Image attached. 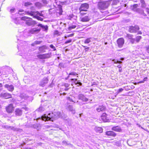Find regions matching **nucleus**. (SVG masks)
<instances>
[{
  "label": "nucleus",
  "mask_w": 149,
  "mask_h": 149,
  "mask_svg": "<svg viewBox=\"0 0 149 149\" xmlns=\"http://www.w3.org/2000/svg\"><path fill=\"white\" fill-rule=\"evenodd\" d=\"M62 114L59 112H50L47 115V114H45L41 117L37 118V120H38L40 119L45 121L48 120L53 121L59 118H62Z\"/></svg>",
  "instance_id": "f257e3e1"
},
{
  "label": "nucleus",
  "mask_w": 149,
  "mask_h": 149,
  "mask_svg": "<svg viewBox=\"0 0 149 149\" xmlns=\"http://www.w3.org/2000/svg\"><path fill=\"white\" fill-rule=\"evenodd\" d=\"M43 13L44 12L43 11L39 12L38 11H29L27 12V13L28 15L32 16L33 18L41 21H42L43 20V19L40 17H45V14Z\"/></svg>",
  "instance_id": "f03ea898"
},
{
  "label": "nucleus",
  "mask_w": 149,
  "mask_h": 149,
  "mask_svg": "<svg viewBox=\"0 0 149 149\" xmlns=\"http://www.w3.org/2000/svg\"><path fill=\"white\" fill-rule=\"evenodd\" d=\"M18 40L17 48L19 51H20L22 54H23L25 52L24 49L25 48V47L27 45V43L25 41L20 40L18 38H17Z\"/></svg>",
  "instance_id": "7ed1b4c3"
},
{
  "label": "nucleus",
  "mask_w": 149,
  "mask_h": 149,
  "mask_svg": "<svg viewBox=\"0 0 149 149\" xmlns=\"http://www.w3.org/2000/svg\"><path fill=\"white\" fill-rule=\"evenodd\" d=\"M22 19H26L25 23L28 26H34L37 24V22L36 21L33 20L31 18L24 17H22Z\"/></svg>",
  "instance_id": "20e7f679"
},
{
  "label": "nucleus",
  "mask_w": 149,
  "mask_h": 149,
  "mask_svg": "<svg viewBox=\"0 0 149 149\" xmlns=\"http://www.w3.org/2000/svg\"><path fill=\"white\" fill-rule=\"evenodd\" d=\"M109 5L107 1H101L98 3V8L100 10H104L107 8Z\"/></svg>",
  "instance_id": "39448f33"
},
{
  "label": "nucleus",
  "mask_w": 149,
  "mask_h": 149,
  "mask_svg": "<svg viewBox=\"0 0 149 149\" xmlns=\"http://www.w3.org/2000/svg\"><path fill=\"white\" fill-rule=\"evenodd\" d=\"M128 28V31L130 33H136L139 29V26L137 25L130 26Z\"/></svg>",
  "instance_id": "423d86ee"
},
{
  "label": "nucleus",
  "mask_w": 149,
  "mask_h": 149,
  "mask_svg": "<svg viewBox=\"0 0 149 149\" xmlns=\"http://www.w3.org/2000/svg\"><path fill=\"white\" fill-rule=\"evenodd\" d=\"M89 8L88 4L87 3H84L81 4L79 8L80 14H83L81 11H84L86 12Z\"/></svg>",
  "instance_id": "0eeeda50"
},
{
  "label": "nucleus",
  "mask_w": 149,
  "mask_h": 149,
  "mask_svg": "<svg viewBox=\"0 0 149 149\" xmlns=\"http://www.w3.org/2000/svg\"><path fill=\"white\" fill-rule=\"evenodd\" d=\"M75 97H74V99L71 97H68L67 100L73 102L74 103H77L80 106L83 105L84 103H83L82 102L79 101L78 100H76L75 98Z\"/></svg>",
  "instance_id": "6e6552de"
},
{
  "label": "nucleus",
  "mask_w": 149,
  "mask_h": 149,
  "mask_svg": "<svg viewBox=\"0 0 149 149\" xmlns=\"http://www.w3.org/2000/svg\"><path fill=\"white\" fill-rule=\"evenodd\" d=\"M50 53H48L43 54H40L37 55L38 58L40 59H45L49 58L51 56Z\"/></svg>",
  "instance_id": "1a4fd4ad"
},
{
  "label": "nucleus",
  "mask_w": 149,
  "mask_h": 149,
  "mask_svg": "<svg viewBox=\"0 0 149 149\" xmlns=\"http://www.w3.org/2000/svg\"><path fill=\"white\" fill-rule=\"evenodd\" d=\"M78 98L79 100H81L82 102H86L88 100V99L83 94H79L78 95Z\"/></svg>",
  "instance_id": "9d476101"
},
{
  "label": "nucleus",
  "mask_w": 149,
  "mask_h": 149,
  "mask_svg": "<svg viewBox=\"0 0 149 149\" xmlns=\"http://www.w3.org/2000/svg\"><path fill=\"white\" fill-rule=\"evenodd\" d=\"M6 111L8 113H12L14 110V107L12 104H10L6 107Z\"/></svg>",
  "instance_id": "9b49d317"
},
{
  "label": "nucleus",
  "mask_w": 149,
  "mask_h": 149,
  "mask_svg": "<svg viewBox=\"0 0 149 149\" xmlns=\"http://www.w3.org/2000/svg\"><path fill=\"white\" fill-rule=\"evenodd\" d=\"M124 40L123 38H120L117 40V43L119 48H121L124 43Z\"/></svg>",
  "instance_id": "f8f14e48"
},
{
  "label": "nucleus",
  "mask_w": 149,
  "mask_h": 149,
  "mask_svg": "<svg viewBox=\"0 0 149 149\" xmlns=\"http://www.w3.org/2000/svg\"><path fill=\"white\" fill-rule=\"evenodd\" d=\"M40 28H34L31 29L28 31V32L29 33L34 34L38 33L40 30Z\"/></svg>",
  "instance_id": "ddd939ff"
},
{
  "label": "nucleus",
  "mask_w": 149,
  "mask_h": 149,
  "mask_svg": "<svg viewBox=\"0 0 149 149\" xmlns=\"http://www.w3.org/2000/svg\"><path fill=\"white\" fill-rule=\"evenodd\" d=\"M49 80L47 77H44L40 81L39 85L42 87H44L48 82Z\"/></svg>",
  "instance_id": "4468645a"
},
{
  "label": "nucleus",
  "mask_w": 149,
  "mask_h": 149,
  "mask_svg": "<svg viewBox=\"0 0 149 149\" xmlns=\"http://www.w3.org/2000/svg\"><path fill=\"white\" fill-rule=\"evenodd\" d=\"M0 97H3L5 99H7L11 98L12 95L11 94L7 93H1L0 94Z\"/></svg>",
  "instance_id": "2eb2a0df"
},
{
  "label": "nucleus",
  "mask_w": 149,
  "mask_h": 149,
  "mask_svg": "<svg viewBox=\"0 0 149 149\" xmlns=\"http://www.w3.org/2000/svg\"><path fill=\"white\" fill-rule=\"evenodd\" d=\"M48 47L46 45H43L39 47L38 50L40 53H44L45 52V50L47 49Z\"/></svg>",
  "instance_id": "dca6fc26"
},
{
  "label": "nucleus",
  "mask_w": 149,
  "mask_h": 149,
  "mask_svg": "<svg viewBox=\"0 0 149 149\" xmlns=\"http://www.w3.org/2000/svg\"><path fill=\"white\" fill-rule=\"evenodd\" d=\"M105 134L106 135L110 136L115 137L116 135V134L112 131H109L106 132Z\"/></svg>",
  "instance_id": "f3484780"
},
{
  "label": "nucleus",
  "mask_w": 149,
  "mask_h": 149,
  "mask_svg": "<svg viewBox=\"0 0 149 149\" xmlns=\"http://www.w3.org/2000/svg\"><path fill=\"white\" fill-rule=\"evenodd\" d=\"M107 114L105 113H103L101 117V119L104 122H106L109 120V119L107 118Z\"/></svg>",
  "instance_id": "a211bd4d"
},
{
  "label": "nucleus",
  "mask_w": 149,
  "mask_h": 149,
  "mask_svg": "<svg viewBox=\"0 0 149 149\" xmlns=\"http://www.w3.org/2000/svg\"><path fill=\"white\" fill-rule=\"evenodd\" d=\"M4 87L6 88L9 91L12 92L14 89V86L12 85H9L8 84H6L4 85Z\"/></svg>",
  "instance_id": "6ab92c4d"
},
{
  "label": "nucleus",
  "mask_w": 149,
  "mask_h": 149,
  "mask_svg": "<svg viewBox=\"0 0 149 149\" xmlns=\"http://www.w3.org/2000/svg\"><path fill=\"white\" fill-rule=\"evenodd\" d=\"M111 130L113 131L119 132H121L122 130L120 127L118 126L113 127L111 128Z\"/></svg>",
  "instance_id": "aec40b11"
},
{
  "label": "nucleus",
  "mask_w": 149,
  "mask_h": 149,
  "mask_svg": "<svg viewBox=\"0 0 149 149\" xmlns=\"http://www.w3.org/2000/svg\"><path fill=\"white\" fill-rule=\"evenodd\" d=\"M70 111H71L72 113L74 114L75 113V111L74 109L73 108V106L72 105H68L66 108Z\"/></svg>",
  "instance_id": "412c9836"
},
{
  "label": "nucleus",
  "mask_w": 149,
  "mask_h": 149,
  "mask_svg": "<svg viewBox=\"0 0 149 149\" xmlns=\"http://www.w3.org/2000/svg\"><path fill=\"white\" fill-rule=\"evenodd\" d=\"M81 21L82 22H87L89 21L90 19V18L88 16H86L84 17H81L80 18Z\"/></svg>",
  "instance_id": "4be33fe9"
},
{
  "label": "nucleus",
  "mask_w": 149,
  "mask_h": 149,
  "mask_svg": "<svg viewBox=\"0 0 149 149\" xmlns=\"http://www.w3.org/2000/svg\"><path fill=\"white\" fill-rule=\"evenodd\" d=\"M37 26L38 27H41L44 31H47L48 29V26L47 25H43L42 24H39L37 25Z\"/></svg>",
  "instance_id": "5701e85b"
},
{
  "label": "nucleus",
  "mask_w": 149,
  "mask_h": 149,
  "mask_svg": "<svg viewBox=\"0 0 149 149\" xmlns=\"http://www.w3.org/2000/svg\"><path fill=\"white\" fill-rule=\"evenodd\" d=\"M15 113L16 116H21L22 113V111L19 109H16L15 111Z\"/></svg>",
  "instance_id": "b1692460"
},
{
  "label": "nucleus",
  "mask_w": 149,
  "mask_h": 149,
  "mask_svg": "<svg viewBox=\"0 0 149 149\" xmlns=\"http://www.w3.org/2000/svg\"><path fill=\"white\" fill-rule=\"evenodd\" d=\"M11 18H12L13 21L16 24H17L19 23V18L18 17H14L13 15H12L11 16Z\"/></svg>",
  "instance_id": "393cba45"
},
{
  "label": "nucleus",
  "mask_w": 149,
  "mask_h": 149,
  "mask_svg": "<svg viewBox=\"0 0 149 149\" xmlns=\"http://www.w3.org/2000/svg\"><path fill=\"white\" fill-rule=\"evenodd\" d=\"M106 108L103 106H100L96 109V110L98 112L104 111L105 110Z\"/></svg>",
  "instance_id": "a878e982"
},
{
  "label": "nucleus",
  "mask_w": 149,
  "mask_h": 149,
  "mask_svg": "<svg viewBox=\"0 0 149 149\" xmlns=\"http://www.w3.org/2000/svg\"><path fill=\"white\" fill-rule=\"evenodd\" d=\"M70 86V85L68 83H64L62 86V89H64L65 91H68L69 89V87Z\"/></svg>",
  "instance_id": "bb28decb"
},
{
  "label": "nucleus",
  "mask_w": 149,
  "mask_h": 149,
  "mask_svg": "<svg viewBox=\"0 0 149 149\" xmlns=\"http://www.w3.org/2000/svg\"><path fill=\"white\" fill-rule=\"evenodd\" d=\"M3 127L7 130L10 129L13 131H16V128L14 127L8 126V125H4L3 126Z\"/></svg>",
  "instance_id": "cd10ccee"
},
{
  "label": "nucleus",
  "mask_w": 149,
  "mask_h": 149,
  "mask_svg": "<svg viewBox=\"0 0 149 149\" xmlns=\"http://www.w3.org/2000/svg\"><path fill=\"white\" fill-rule=\"evenodd\" d=\"M7 10L10 12V13L13 15V14L16 12V9L15 8H10V7H8L7 8Z\"/></svg>",
  "instance_id": "c85d7f7f"
},
{
  "label": "nucleus",
  "mask_w": 149,
  "mask_h": 149,
  "mask_svg": "<svg viewBox=\"0 0 149 149\" xmlns=\"http://www.w3.org/2000/svg\"><path fill=\"white\" fill-rule=\"evenodd\" d=\"M62 145H65V146H72V145L70 143H68L67 141L64 140L62 142Z\"/></svg>",
  "instance_id": "c756f323"
},
{
  "label": "nucleus",
  "mask_w": 149,
  "mask_h": 149,
  "mask_svg": "<svg viewBox=\"0 0 149 149\" xmlns=\"http://www.w3.org/2000/svg\"><path fill=\"white\" fill-rule=\"evenodd\" d=\"M95 130L96 132H99L100 133L102 132L103 130V129L101 127H96Z\"/></svg>",
  "instance_id": "7c9ffc66"
},
{
  "label": "nucleus",
  "mask_w": 149,
  "mask_h": 149,
  "mask_svg": "<svg viewBox=\"0 0 149 149\" xmlns=\"http://www.w3.org/2000/svg\"><path fill=\"white\" fill-rule=\"evenodd\" d=\"M140 1L141 3V7L142 8H145L146 6V4L145 1L144 0H140Z\"/></svg>",
  "instance_id": "2f4dec72"
},
{
  "label": "nucleus",
  "mask_w": 149,
  "mask_h": 149,
  "mask_svg": "<svg viewBox=\"0 0 149 149\" xmlns=\"http://www.w3.org/2000/svg\"><path fill=\"white\" fill-rule=\"evenodd\" d=\"M32 5V3H31L30 2H27L25 3L24 6L27 9H29Z\"/></svg>",
  "instance_id": "473e14b6"
},
{
  "label": "nucleus",
  "mask_w": 149,
  "mask_h": 149,
  "mask_svg": "<svg viewBox=\"0 0 149 149\" xmlns=\"http://www.w3.org/2000/svg\"><path fill=\"white\" fill-rule=\"evenodd\" d=\"M45 109L44 107H42V106H40L37 109L36 111H37L40 112H42L45 110Z\"/></svg>",
  "instance_id": "72a5a7b5"
},
{
  "label": "nucleus",
  "mask_w": 149,
  "mask_h": 149,
  "mask_svg": "<svg viewBox=\"0 0 149 149\" xmlns=\"http://www.w3.org/2000/svg\"><path fill=\"white\" fill-rule=\"evenodd\" d=\"M32 126L33 128L38 130L40 127V124L39 123H36L33 124Z\"/></svg>",
  "instance_id": "f704fd0d"
},
{
  "label": "nucleus",
  "mask_w": 149,
  "mask_h": 149,
  "mask_svg": "<svg viewBox=\"0 0 149 149\" xmlns=\"http://www.w3.org/2000/svg\"><path fill=\"white\" fill-rule=\"evenodd\" d=\"M35 5L36 7L38 8H40L42 6V3L39 2L36 3L35 4Z\"/></svg>",
  "instance_id": "c9c22d12"
},
{
  "label": "nucleus",
  "mask_w": 149,
  "mask_h": 149,
  "mask_svg": "<svg viewBox=\"0 0 149 149\" xmlns=\"http://www.w3.org/2000/svg\"><path fill=\"white\" fill-rule=\"evenodd\" d=\"M75 17H76L75 15H74L73 14H71L67 16V18L68 19L71 20L72 18H74L75 19Z\"/></svg>",
  "instance_id": "e433bc0d"
},
{
  "label": "nucleus",
  "mask_w": 149,
  "mask_h": 149,
  "mask_svg": "<svg viewBox=\"0 0 149 149\" xmlns=\"http://www.w3.org/2000/svg\"><path fill=\"white\" fill-rule=\"evenodd\" d=\"M77 26L75 25H72L69 26L68 27V30L69 31H70L72 30V29L75 28Z\"/></svg>",
  "instance_id": "4c0bfd02"
},
{
  "label": "nucleus",
  "mask_w": 149,
  "mask_h": 149,
  "mask_svg": "<svg viewBox=\"0 0 149 149\" xmlns=\"http://www.w3.org/2000/svg\"><path fill=\"white\" fill-rule=\"evenodd\" d=\"M112 61L114 62V63H119L120 64L122 62L121 61H118L116 59H112Z\"/></svg>",
  "instance_id": "58836bf2"
},
{
  "label": "nucleus",
  "mask_w": 149,
  "mask_h": 149,
  "mask_svg": "<svg viewBox=\"0 0 149 149\" xmlns=\"http://www.w3.org/2000/svg\"><path fill=\"white\" fill-rule=\"evenodd\" d=\"M24 11L23 10H19L18 12H17L15 14V15H17V14H24Z\"/></svg>",
  "instance_id": "ea45409f"
},
{
  "label": "nucleus",
  "mask_w": 149,
  "mask_h": 149,
  "mask_svg": "<svg viewBox=\"0 0 149 149\" xmlns=\"http://www.w3.org/2000/svg\"><path fill=\"white\" fill-rule=\"evenodd\" d=\"M138 5L136 4H134L132 6H131V8L133 10H135V9L138 7Z\"/></svg>",
  "instance_id": "a19ab883"
},
{
  "label": "nucleus",
  "mask_w": 149,
  "mask_h": 149,
  "mask_svg": "<svg viewBox=\"0 0 149 149\" xmlns=\"http://www.w3.org/2000/svg\"><path fill=\"white\" fill-rule=\"evenodd\" d=\"M91 38H87L84 41V43L86 44H88L91 42Z\"/></svg>",
  "instance_id": "79ce46f5"
},
{
  "label": "nucleus",
  "mask_w": 149,
  "mask_h": 149,
  "mask_svg": "<svg viewBox=\"0 0 149 149\" xmlns=\"http://www.w3.org/2000/svg\"><path fill=\"white\" fill-rule=\"evenodd\" d=\"M141 38H141V36H137L136 37V39H135L136 41L137 42H139V41L141 39Z\"/></svg>",
  "instance_id": "37998d69"
},
{
  "label": "nucleus",
  "mask_w": 149,
  "mask_h": 149,
  "mask_svg": "<svg viewBox=\"0 0 149 149\" xmlns=\"http://www.w3.org/2000/svg\"><path fill=\"white\" fill-rule=\"evenodd\" d=\"M132 35L130 34H127L126 37L129 40L131 39L132 38Z\"/></svg>",
  "instance_id": "c03bdc74"
},
{
  "label": "nucleus",
  "mask_w": 149,
  "mask_h": 149,
  "mask_svg": "<svg viewBox=\"0 0 149 149\" xmlns=\"http://www.w3.org/2000/svg\"><path fill=\"white\" fill-rule=\"evenodd\" d=\"M69 75H73V76H76V75H78V74L75 72H70L69 73Z\"/></svg>",
  "instance_id": "a18cd8bd"
},
{
  "label": "nucleus",
  "mask_w": 149,
  "mask_h": 149,
  "mask_svg": "<svg viewBox=\"0 0 149 149\" xmlns=\"http://www.w3.org/2000/svg\"><path fill=\"white\" fill-rule=\"evenodd\" d=\"M74 35V33H72L71 34H70L69 35H66L65 36V38H68L69 37H71L73 36Z\"/></svg>",
  "instance_id": "49530a36"
},
{
  "label": "nucleus",
  "mask_w": 149,
  "mask_h": 149,
  "mask_svg": "<svg viewBox=\"0 0 149 149\" xmlns=\"http://www.w3.org/2000/svg\"><path fill=\"white\" fill-rule=\"evenodd\" d=\"M123 88H120L117 91L116 93L117 94H118L120 93L121 92H122V91H123Z\"/></svg>",
  "instance_id": "de8ad7c7"
},
{
  "label": "nucleus",
  "mask_w": 149,
  "mask_h": 149,
  "mask_svg": "<svg viewBox=\"0 0 149 149\" xmlns=\"http://www.w3.org/2000/svg\"><path fill=\"white\" fill-rule=\"evenodd\" d=\"M59 13L60 15H62L63 12L62 7L60 6L59 8Z\"/></svg>",
  "instance_id": "09e8293b"
},
{
  "label": "nucleus",
  "mask_w": 149,
  "mask_h": 149,
  "mask_svg": "<svg viewBox=\"0 0 149 149\" xmlns=\"http://www.w3.org/2000/svg\"><path fill=\"white\" fill-rule=\"evenodd\" d=\"M130 41L131 44H133L135 43L136 41L135 39L132 38L130 40Z\"/></svg>",
  "instance_id": "8fccbe9b"
},
{
  "label": "nucleus",
  "mask_w": 149,
  "mask_h": 149,
  "mask_svg": "<svg viewBox=\"0 0 149 149\" xmlns=\"http://www.w3.org/2000/svg\"><path fill=\"white\" fill-rule=\"evenodd\" d=\"M49 47L53 49V50L54 51H55L56 50L55 47L53 45H50L49 46Z\"/></svg>",
  "instance_id": "3c124183"
},
{
  "label": "nucleus",
  "mask_w": 149,
  "mask_h": 149,
  "mask_svg": "<svg viewBox=\"0 0 149 149\" xmlns=\"http://www.w3.org/2000/svg\"><path fill=\"white\" fill-rule=\"evenodd\" d=\"M75 84L76 85H77L78 86H81L82 85V83L79 82L78 81H77V82L75 83Z\"/></svg>",
  "instance_id": "603ef678"
},
{
  "label": "nucleus",
  "mask_w": 149,
  "mask_h": 149,
  "mask_svg": "<svg viewBox=\"0 0 149 149\" xmlns=\"http://www.w3.org/2000/svg\"><path fill=\"white\" fill-rule=\"evenodd\" d=\"M115 144L117 146H120L121 145V143L119 141H117L116 142Z\"/></svg>",
  "instance_id": "864d4df0"
},
{
  "label": "nucleus",
  "mask_w": 149,
  "mask_h": 149,
  "mask_svg": "<svg viewBox=\"0 0 149 149\" xmlns=\"http://www.w3.org/2000/svg\"><path fill=\"white\" fill-rule=\"evenodd\" d=\"M42 42V41H36L34 42V43L36 44V45L40 44Z\"/></svg>",
  "instance_id": "5fc2aeb1"
},
{
  "label": "nucleus",
  "mask_w": 149,
  "mask_h": 149,
  "mask_svg": "<svg viewBox=\"0 0 149 149\" xmlns=\"http://www.w3.org/2000/svg\"><path fill=\"white\" fill-rule=\"evenodd\" d=\"M146 50L148 53H149V45H147L146 47Z\"/></svg>",
  "instance_id": "6e6d98bb"
},
{
  "label": "nucleus",
  "mask_w": 149,
  "mask_h": 149,
  "mask_svg": "<svg viewBox=\"0 0 149 149\" xmlns=\"http://www.w3.org/2000/svg\"><path fill=\"white\" fill-rule=\"evenodd\" d=\"M82 46L84 47H85V52H87L88 50L90 48L89 47H86V46Z\"/></svg>",
  "instance_id": "4d7b16f0"
},
{
  "label": "nucleus",
  "mask_w": 149,
  "mask_h": 149,
  "mask_svg": "<svg viewBox=\"0 0 149 149\" xmlns=\"http://www.w3.org/2000/svg\"><path fill=\"white\" fill-rule=\"evenodd\" d=\"M71 81L75 84L77 81V79H72Z\"/></svg>",
  "instance_id": "13d9d810"
},
{
  "label": "nucleus",
  "mask_w": 149,
  "mask_h": 149,
  "mask_svg": "<svg viewBox=\"0 0 149 149\" xmlns=\"http://www.w3.org/2000/svg\"><path fill=\"white\" fill-rule=\"evenodd\" d=\"M72 39H69V40H67V41H66L65 42V44H67V43H70V42H72Z\"/></svg>",
  "instance_id": "bf43d9fd"
},
{
  "label": "nucleus",
  "mask_w": 149,
  "mask_h": 149,
  "mask_svg": "<svg viewBox=\"0 0 149 149\" xmlns=\"http://www.w3.org/2000/svg\"><path fill=\"white\" fill-rule=\"evenodd\" d=\"M59 67H60L61 68V67H63V65L62 63H60L59 64Z\"/></svg>",
  "instance_id": "052dcab7"
},
{
  "label": "nucleus",
  "mask_w": 149,
  "mask_h": 149,
  "mask_svg": "<svg viewBox=\"0 0 149 149\" xmlns=\"http://www.w3.org/2000/svg\"><path fill=\"white\" fill-rule=\"evenodd\" d=\"M29 8L32 10H35L34 7L33 6H32L31 5V6Z\"/></svg>",
  "instance_id": "680f3d73"
},
{
  "label": "nucleus",
  "mask_w": 149,
  "mask_h": 149,
  "mask_svg": "<svg viewBox=\"0 0 149 149\" xmlns=\"http://www.w3.org/2000/svg\"><path fill=\"white\" fill-rule=\"evenodd\" d=\"M146 11L148 13V14H149V8H146Z\"/></svg>",
  "instance_id": "e2e57ef3"
},
{
  "label": "nucleus",
  "mask_w": 149,
  "mask_h": 149,
  "mask_svg": "<svg viewBox=\"0 0 149 149\" xmlns=\"http://www.w3.org/2000/svg\"><path fill=\"white\" fill-rule=\"evenodd\" d=\"M58 33V31H55L54 32V34L57 35Z\"/></svg>",
  "instance_id": "0e129e2a"
},
{
  "label": "nucleus",
  "mask_w": 149,
  "mask_h": 149,
  "mask_svg": "<svg viewBox=\"0 0 149 149\" xmlns=\"http://www.w3.org/2000/svg\"><path fill=\"white\" fill-rule=\"evenodd\" d=\"M147 79H148L147 77H146L144 78L143 80V81L145 82V81H146L147 80Z\"/></svg>",
  "instance_id": "69168bd1"
},
{
  "label": "nucleus",
  "mask_w": 149,
  "mask_h": 149,
  "mask_svg": "<svg viewBox=\"0 0 149 149\" xmlns=\"http://www.w3.org/2000/svg\"><path fill=\"white\" fill-rule=\"evenodd\" d=\"M81 13H83V14H80L81 15H83L86 14V13L84 12H85L84 11H81Z\"/></svg>",
  "instance_id": "338daca9"
},
{
  "label": "nucleus",
  "mask_w": 149,
  "mask_h": 149,
  "mask_svg": "<svg viewBox=\"0 0 149 149\" xmlns=\"http://www.w3.org/2000/svg\"><path fill=\"white\" fill-rule=\"evenodd\" d=\"M144 82V81H143V80L142 81H139V84H141V83H143Z\"/></svg>",
  "instance_id": "774afa93"
}]
</instances>
